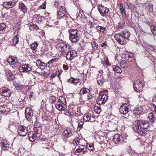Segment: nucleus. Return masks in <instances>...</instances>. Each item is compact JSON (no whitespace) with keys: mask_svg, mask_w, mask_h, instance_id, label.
<instances>
[{"mask_svg":"<svg viewBox=\"0 0 156 156\" xmlns=\"http://www.w3.org/2000/svg\"><path fill=\"white\" fill-rule=\"evenodd\" d=\"M91 117V115L90 113H87L85 114L83 118V119L86 122H87L90 119Z\"/></svg>","mask_w":156,"mask_h":156,"instance_id":"473e14b6","label":"nucleus"},{"mask_svg":"<svg viewBox=\"0 0 156 156\" xmlns=\"http://www.w3.org/2000/svg\"><path fill=\"white\" fill-rule=\"evenodd\" d=\"M153 5L152 4H149L148 5V8H149V10L150 11H152L153 10Z\"/></svg>","mask_w":156,"mask_h":156,"instance_id":"6e6d98bb","label":"nucleus"},{"mask_svg":"<svg viewBox=\"0 0 156 156\" xmlns=\"http://www.w3.org/2000/svg\"><path fill=\"white\" fill-rule=\"evenodd\" d=\"M86 147L80 144L76 150V154L77 155H79V154L81 153L84 152L86 151Z\"/></svg>","mask_w":156,"mask_h":156,"instance_id":"aec40b11","label":"nucleus"},{"mask_svg":"<svg viewBox=\"0 0 156 156\" xmlns=\"http://www.w3.org/2000/svg\"><path fill=\"white\" fill-rule=\"evenodd\" d=\"M145 51L149 53L151 52L154 50V48L152 45H146L145 46Z\"/></svg>","mask_w":156,"mask_h":156,"instance_id":"7c9ffc66","label":"nucleus"},{"mask_svg":"<svg viewBox=\"0 0 156 156\" xmlns=\"http://www.w3.org/2000/svg\"><path fill=\"white\" fill-rule=\"evenodd\" d=\"M19 41V38L17 35H16L13 39V43L14 45H16L18 43Z\"/></svg>","mask_w":156,"mask_h":156,"instance_id":"79ce46f5","label":"nucleus"},{"mask_svg":"<svg viewBox=\"0 0 156 156\" xmlns=\"http://www.w3.org/2000/svg\"><path fill=\"white\" fill-rule=\"evenodd\" d=\"M80 139L78 137L75 138L73 141V144L74 145H80Z\"/></svg>","mask_w":156,"mask_h":156,"instance_id":"4c0bfd02","label":"nucleus"},{"mask_svg":"<svg viewBox=\"0 0 156 156\" xmlns=\"http://www.w3.org/2000/svg\"><path fill=\"white\" fill-rule=\"evenodd\" d=\"M41 7L42 9H45L46 8V5L44 3L41 6Z\"/></svg>","mask_w":156,"mask_h":156,"instance_id":"338daca9","label":"nucleus"},{"mask_svg":"<svg viewBox=\"0 0 156 156\" xmlns=\"http://www.w3.org/2000/svg\"><path fill=\"white\" fill-rule=\"evenodd\" d=\"M99 12L102 16H106V15L109 11V9L102 5H99L98 6Z\"/></svg>","mask_w":156,"mask_h":156,"instance_id":"4468645a","label":"nucleus"},{"mask_svg":"<svg viewBox=\"0 0 156 156\" xmlns=\"http://www.w3.org/2000/svg\"><path fill=\"white\" fill-rule=\"evenodd\" d=\"M67 81L69 83L74 84L73 78L71 77Z\"/></svg>","mask_w":156,"mask_h":156,"instance_id":"4d7b16f0","label":"nucleus"},{"mask_svg":"<svg viewBox=\"0 0 156 156\" xmlns=\"http://www.w3.org/2000/svg\"><path fill=\"white\" fill-rule=\"evenodd\" d=\"M29 138V140L31 142H34V141L36 138L38 137V136L37 135H36L35 133H33L32 134H29L28 135Z\"/></svg>","mask_w":156,"mask_h":156,"instance_id":"bb28decb","label":"nucleus"},{"mask_svg":"<svg viewBox=\"0 0 156 156\" xmlns=\"http://www.w3.org/2000/svg\"><path fill=\"white\" fill-rule=\"evenodd\" d=\"M56 100V98L55 97L53 96H51L49 97V101L52 104H53V103H54Z\"/></svg>","mask_w":156,"mask_h":156,"instance_id":"49530a36","label":"nucleus"},{"mask_svg":"<svg viewBox=\"0 0 156 156\" xmlns=\"http://www.w3.org/2000/svg\"><path fill=\"white\" fill-rule=\"evenodd\" d=\"M57 101L61 103H63L66 105V98L64 96L59 97Z\"/></svg>","mask_w":156,"mask_h":156,"instance_id":"c9c22d12","label":"nucleus"},{"mask_svg":"<svg viewBox=\"0 0 156 156\" xmlns=\"http://www.w3.org/2000/svg\"><path fill=\"white\" fill-rule=\"evenodd\" d=\"M19 9L24 13H25L27 11V8L26 5L23 3L21 2L19 4Z\"/></svg>","mask_w":156,"mask_h":156,"instance_id":"4be33fe9","label":"nucleus"},{"mask_svg":"<svg viewBox=\"0 0 156 156\" xmlns=\"http://www.w3.org/2000/svg\"><path fill=\"white\" fill-rule=\"evenodd\" d=\"M6 29V26L4 23H2L0 24V33L2 34L4 32Z\"/></svg>","mask_w":156,"mask_h":156,"instance_id":"72a5a7b5","label":"nucleus"},{"mask_svg":"<svg viewBox=\"0 0 156 156\" xmlns=\"http://www.w3.org/2000/svg\"><path fill=\"white\" fill-rule=\"evenodd\" d=\"M64 114L65 115H66L69 116H70L71 115V113L67 111H65L64 112Z\"/></svg>","mask_w":156,"mask_h":156,"instance_id":"13d9d810","label":"nucleus"},{"mask_svg":"<svg viewBox=\"0 0 156 156\" xmlns=\"http://www.w3.org/2000/svg\"><path fill=\"white\" fill-rule=\"evenodd\" d=\"M149 122L145 120H137L134 123L133 129L135 131H138L140 129H147L149 126Z\"/></svg>","mask_w":156,"mask_h":156,"instance_id":"f257e3e1","label":"nucleus"},{"mask_svg":"<svg viewBox=\"0 0 156 156\" xmlns=\"http://www.w3.org/2000/svg\"><path fill=\"white\" fill-rule=\"evenodd\" d=\"M112 141L116 144H120L124 142L123 137L118 134H116L114 135Z\"/></svg>","mask_w":156,"mask_h":156,"instance_id":"1a4fd4ad","label":"nucleus"},{"mask_svg":"<svg viewBox=\"0 0 156 156\" xmlns=\"http://www.w3.org/2000/svg\"><path fill=\"white\" fill-rule=\"evenodd\" d=\"M18 132L20 136H25L28 133L27 128L24 126H20L18 128Z\"/></svg>","mask_w":156,"mask_h":156,"instance_id":"9b49d317","label":"nucleus"},{"mask_svg":"<svg viewBox=\"0 0 156 156\" xmlns=\"http://www.w3.org/2000/svg\"><path fill=\"white\" fill-rule=\"evenodd\" d=\"M15 87L16 89L17 90H21L22 89H23L24 87L22 85H20L18 84H16L15 86Z\"/></svg>","mask_w":156,"mask_h":156,"instance_id":"8fccbe9b","label":"nucleus"},{"mask_svg":"<svg viewBox=\"0 0 156 156\" xmlns=\"http://www.w3.org/2000/svg\"><path fill=\"white\" fill-rule=\"evenodd\" d=\"M92 47V50L95 51L97 50L98 47V45L97 43L95 42H93L91 44Z\"/></svg>","mask_w":156,"mask_h":156,"instance_id":"ea45409f","label":"nucleus"},{"mask_svg":"<svg viewBox=\"0 0 156 156\" xmlns=\"http://www.w3.org/2000/svg\"><path fill=\"white\" fill-rule=\"evenodd\" d=\"M113 70L118 73H122V70L121 68L117 66H113L112 67Z\"/></svg>","mask_w":156,"mask_h":156,"instance_id":"2f4dec72","label":"nucleus"},{"mask_svg":"<svg viewBox=\"0 0 156 156\" xmlns=\"http://www.w3.org/2000/svg\"><path fill=\"white\" fill-rule=\"evenodd\" d=\"M80 80L79 79H74L73 78L74 84L77 83L79 82Z\"/></svg>","mask_w":156,"mask_h":156,"instance_id":"e2e57ef3","label":"nucleus"},{"mask_svg":"<svg viewBox=\"0 0 156 156\" xmlns=\"http://www.w3.org/2000/svg\"><path fill=\"white\" fill-rule=\"evenodd\" d=\"M39 29V27L36 24H33L31 25L30 27V30H37Z\"/></svg>","mask_w":156,"mask_h":156,"instance_id":"09e8293b","label":"nucleus"},{"mask_svg":"<svg viewBox=\"0 0 156 156\" xmlns=\"http://www.w3.org/2000/svg\"><path fill=\"white\" fill-rule=\"evenodd\" d=\"M65 10V7L63 6H62L59 9L57 13V17L58 19L63 18L67 20L69 18L70 16L69 15L66 14Z\"/></svg>","mask_w":156,"mask_h":156,"instance_id":"423d86ee","label":"nucleus"},{"mask_svg":"<svg viewBox=\"0 0 156 156\" xmlns=\"http://www.w3.org/2000/svg\"><path fill=\"white\" fill-rule=\"evenodd\" d=\"M1 109H2V112L5 114H8L10 110V109L8 108L6 106H3Z\"/></svg>","mask_w":156,"mask_h":156,"instance_id":"c756f323","label":"nucleus"},{"mask_svg":"<svg viewBox=\"0 0 156 156\" xmlns=\"http://www.w3.org/2000/svg\"><path fill=\"white\" fill-rule=\"evenodd\" d=\"M66 59L68 60L71 61L73 59L69 52H67L66 53Z\"/></svg>","mask_w":156,"mask_h":156,"instance_id":"de8ad7c7","label":"nucleus"},{"mask_svg":"<svg viewBox=\"0 0 156 156\" xmlns=\"http://www.w3.org/2000/svg\"><path fill=\"white\" fill-rule=\"evenodd\" d=\"M12 56L9 57L7 59V62L10 64H11L12 63Z\"/></svg>","mask_w":156,"mask_h":156,"instance_id":"5fc2aeb1","label":"nucleus"},{"mask_svg":"<svg viewBox=\"0 0 156 156\" xmlns=\"http://www.w3.org/2000/svg\"><path fill=\"white\" fill-rule=\"evenodd\" d=\"M101 47H103L104 48H106V47L107 46V44L106 42H105L104 43H102L101 44Z\"/></svg>","mask_w":156,"mask_h":156,"instance_id":"052dcab7","label":"nucleus"},{"mask_svg":"<svg viewBox=\"0 0 156 156\" xmlns=\"http://www.w3.org/2000/svg\"><path fill=\"white\" fill-rule=\"evenodd\" d=\"M69 53L73 58L77 55L76 52L75 50H72L70 51Z\"/></svg>","mask_w":156,"mask_h":156,"instance_id":"a18cd8bd","label":"nucleus"},{"mask_svg":"<svg viewBox=\"0 0 156 156\" xmlns=\"http://www.w3.org/2000/svg\"><path fill=\"white\" fill-rule=\"evenodd\" d=\"M116 118H114L112 120V121L109 122L108 123L106 122L102 123V124L106 125V129H109L111 131H114L117 129L118 124V121Z\"/></svg>","mask_w":156,"mask_h":156,"instance_id":"20e7f679","label":"nucleus"},{"mask_svg":"<svg viewBox=\"0 0 156 156\" xmlns=\"http://www.w3.org/2000/svg\"><path fill=\"white\" fill-rule=\"evenodd\" d=\"M142 112V108H135L133 111V114L135 116H137L138 115L141 114Z\"/></svg>","mask_w":156,"mask_h":156,"instance_id":"a878e982","label":"nucleus"},{"mask_svg":"<svg viewBox=\"0 0 156 156\" xmlns=\"http://www.w3.org/2000/svg\"><path fill=\"white\" fill-rule=\"evenodd\" d=\"M79 94L80 96V100H81V101H85L90 100L92 97L90 90L86 88H82Z\"/></svg>","mask_w":156,"mask_h":156,"instance_id":"f03ea898","label":"nucleus"},{"mask_svg":"<svg viewBox=\"0 0 156 156\" xmlns=\"http://www.w3.org/2000/svg\"><path fill=\"white\" fill-rule=\"evenodd\" d=\"M0 94L2 96L8 97L11 96V93L8 88L3 87L0 89Z\"/></svg>","mask_w":156,"mask_h":156,"instance_id":"dca6fc26","label":"nucleus"},{"mask_svg":"<svg viewBox=\"0 0 156 156\" xmlns=\"http://www.w3.org/2000/svg\"><path fill=\"white\" fill-rule=\"evenodd\" d=\"M98 84L100 86H102L103 83L105 82V80L103 76L101 75H98L97 78Z\"/></svg>","mask_w":156,"mask_h":156,"instance_id":"5701e85b","label":"nucleus"},{"mask_svg":"<svg viewBox=\"0 0 156 156\" xmlns=\"http://www.w3.org/2000/svg\"><path fill=\"white\" fill-rule=\"evenodd\" d=\"M17 1L15 0H12L10 1L4 2L3 4V6L6 9H10L16 5Z\"/></svg>","mask_w":156,"mask_h":156,"instance_id":"f8f14e48","label":"nucleus"},{"mask_svg":"<svg viewBox=\"0 0 156 156\" xmlns=\"http://www.w3.org/2000/svg\"><path fill=\"white\" fill-rule=\"evenodd\" d=\"M57 75L56 73H53L50 76V78L51 79H53L54 78H55Z\"/></svg>","mask_w":156,"mask_h":156,"instance_id":"69168bd1","label":"nucleus"},{"mask_svg":"<svg viewBox=\"0 0 156 156\" xmlns=\"http://www.w3.org/2000/svg\"><path fill=\"white\" fill-rule=\"evenodd\" d=\"M119 5L121 13V14H123L124 13L126 15V12L125 11V7H124L122 4L121 3L119 4Z\"/></svg>","mask_w":156,"mask_h":156,"instance_id":"f704fd0d","label":"nucleus"},{"mask_svg":"<svg viewBox=\"0 0 156 156\" xmlns=\"http://www.w3.org/2000/svg\"><path fill=\"white\" fill-rule=\"evenodd\" d=\"M35 126L34 128H38L39 127H41L40 124L37 121H36L34 124Z\"/></svg>","mask_w":156,"mask_h":156,"instance_id":"864d4df0","label":"nucleus"},{"mask_svg":"<svg viewBox=\"0 0 156 156\" xmlns=\"http://www.w3.org/2000/svg\"><path fill=\"white\" fill-rule=\"evenodd\" d=\"M48 141H45V143H42L41 144V146L43 148H46L47 149L49 150L50 149V148L47 147L48 146Z\"/></svg>","mask_w":156,"mask_h":156,"instance_id":"a19ab883","label":"nucleus"},{"mask_svg":"<svg viewBox=\"0 0 156 156\" xmlns=\"http://www.w3.org/2000/svg\"><path fill=\"white\" fill-rule=\"evenodd\" d=\"M96 30L99 31L100 32L103 34L105 33L106 27H103L98 26L96 27Z\"/></svg>","mask_w":156,"mask_h":156,"instance_id":"c85d7f7f","label":"nucleus"},{"mask_svg":"<svg viewBox=\"0 0 156 156\" xmlns=\"http://www.w3.org/2000/svg\"><path fill=\"white\" fill-rule=\"evenodd\" d=\"M83 124V122L81 121L79 122L78 125V127L80 128H82Z\"/></svg>","mask_w":156,"mask_h":156,"instance_id":"680f3d73","label":"nucleus"},{"mask_svg":"<svg viewBox=\"0 0 156 156\" xmlns=\"http://www.w3.org/2000/svg\"><path fill=\"white\" fill-rule=\"evenodd\" d=\"M152 101L154 102H156V95L153 97Z\"/></svg>","mask_w":156,"mask_h":156,"instance_id":"774afa93","label":"nucleus"},{"mask_svg":"<svg viewBox=\"0 0 156 156\" xmlns=\"http://www.w3.org/2000/svg\"><path fill=\"white\" fill-rule=\"evenodd\" d=\"M128 34H123L122 35L120 34H116L115 37L116 41L121 44H123L126 39H128L129 38Z\"/></svg>","mask_w":156,"mask_h":156,"instance_id":"0eeeda50","label":"nucleus"},{"mask_svg":"<svg viewBox=\"0 0 156 156\" xmlns=\"http://www.w3.org/2000/svg\"><path fill=\"white\" fill-rule=\"evenodd\" d=\"M57 46L58 49L62 50V52L66 53L69 49L68 44L66 42H61L57 44Z\"/></svg>","mask_w":156,"mask_h":156,"instance_id":"9d476101","label":"nucleus"},{"mask_svg":"<svg viewBox=\"0 0 156 156\" xmlns=\"http://www.w3.org/2000/svg\"><path fill=\"white\" fill-rule=\"evenodd\" d=\"M69 38L70 41L73 43H76L79 41L80 37V33L76 29H71L68 31Z\"/></svg>","mask_w":156,"mask_h":156,"instance_id":"7ed1b4c3","label":"nucleus"},{"mask_svg":"<svg viewBox=\"0 0 156 156\" xmlns=\"http://www.w3.org/2000/svg\"><path fill=\"white\" fill-rule=\"evenodd\" d=\"M151 30L152 33L156 35V26L152 25L151 27Z\"/></svg>","mask_w":156,"mask_h":156,"instance_id":"c03bdc74","label":"nucleus"},{"mask_svg":"<svg viewBox=\"0 0 156 156\" xmlns=\"http://www.w3.org/2000/svg\"><path fill=\"white\" fill-rule=\"evenodd\" d=\"M143 87L144 84L142 80H137L135 81L133 87L136 92L140 93L142 91Z\"/></svg>","mask_w":156,"mask_h":156,"instance_id":"6e6552de","label":"nucleus"},{"mask_svg":"<svg viewBox=\"0 0 156 156\" xmlns=\"http://www.w3.org/2000/svg\"><path fill=\"white\" fill-rule=\"evenodd\" d=\"M56 58H54L52 59L51 60H50L46 64V66H47L49 67L50 65L52 64L53 62L55 61V60H56Z\"/></svg>","mask_w":156,"mask_h":156,"instance_id":"3c124183","label":"nucleus"},{"mask_svg":"<svg viewBox=\"0 0 156 156\" xmlns=\"http://www.w3.org/2000/svg\"><path fill=\"white\" fill-rule=\"evenodd\" d=\"M38 44L36 42H35L34 43L31 44V49L34 51H36L38 46Z\"/></svg>","mask_w":156,"mask_h":156,"instance_id":"e433bc0d","label":"nucleus"},{"mask_svg":"<svg viewBox=\"0 0 156 156\" xmlns=\"http://www.w3.org/2000/svg\"><path fill=\"white\" fill-rule=\"evenodd\" d=\"M18 62V61L15 59L13 57H12V63L11 64L14 65L15 63H16Z\"/></svg>","mask_w":156,"mask_h":156,"instance_id":"bf43d9fd","label":"nucleus"},{"mask_svg":"<svg viewBox=\"0 0 156 156\" xmlns=\"http://www.w3.org/2000/svg\"><path fill=\"white\" fill-rule=\"evenodd\" d=\"M32 69L31 66L28 64L21 65L19 67V70L20 72H27L31 71Z\"/></svg>","mask_w":156,"mask_h":156,"instance_id":"2eb2a0df","label":"nucleus"},{"mask_svg":"<svg viewBox=\"0 0 156 156\" xmlns=\"http://www.w3.org/2000/svg\"><path fill=\"white\" fill-rule=\"evenodd\" d=\"M63 67L65 70H67L68 69V66L66 65H63Z\"/></svg>","mask_w":156,"mask_h":156,"instance_id":"0e129e2a","label":"nucleus"},{"mask_svg":"<svg viewBox=\"0 0 156 156\" xmlns=\"http://www.w3.org/2000/svg\"><path fill=\"white\" fill-rule=\"evenodd\" d=\"M108 98L106 94L101 93L99 94V97L97 101V103L99 105L103 104L106 102Z\"/></svg>","mask_w":156,"mask_h":156,"instance_id":"ddd939ff","label":"nucleus"},{"mask_svg":"<svg viewBox=\"0 0 156 156\" xmlns=\"http://www.w3.org/2000/svg\"><path fill=\"white\" fill-rule=\"evenodd\" d=\"M1 145L2 146V148L4 150H7L9 148V144L8 140L5 139L2 140Z\"/></svg>","mask_w":156,"mask_h":156,"instance_id":"6ab92c4d","label":"nucleus"},{"mask_svg":"<svg viewBox=\"0 0 156 156\" xmlns=\"http://www.w3.org/2000/svg\"><path fill=\"white\" fill-rule=\"evenodd\" d=\"M25 114L27 119L29 121H30L33 116V112L32 110L30 108H27L25 110Z\"/></svg>","mask_w":156,"mask_h":156,"instance_id":"f3484780","label":"nucleus"},{"mask_svg":"<svg viewBox=\"0 0 156 156\" xmlns=\"http://www.w3.org/2000/svg\"><path fill=\"white\" fill-rule=\"evenodd\" d=\"M55 105L57 109L59 111H64L66 108V106L63 103H61L58 101L55 102Z\"/></svg>","mask_w":156,"mask_h":156,"instance_id":"a211bd4d","label":"nucleus"},{"mask_svg":"<svg viewBox=\"0 0 156 156\" xmlns=\"http://www.w3.org/2000/svg\"><path fill=\"white\" fill-rule=\"evenodd\" d=\"M130 153L131 154V155L132 156H138V154L136 153L134 151H130Z\"/></svg>","mask_w":156,"mask_h":156,"instance_id":"603ef678","label":"nucleus"},{"mask_svg":"<svg viewBox=\"0 0 156 156\" xmlns=\"http://www.w3.org/2000/svg\"><path fill=\"white\" fill-rule=\"evenodd\" d=\"M138 131H135L139 135L145 137L147 134V131L145 129H140L138 130Z\"/></svg>","mask_w":156,"mask_h":156,"instance_id":"393cba45","label":"nucleus"},{"mask_svg":"<svg viewBox=\"0 0 156 156\" xmlns=\"http://www.w3.org/2000/svg\"><path fill=\"white\" fill-rule=\"evenodd\" d=\"M87 147L90 151H92L94 149V147L93 144H87Z\"/></svg>","mask_w":156,"mask_h":156,"instance_id":"37998d69","label":"nucleus"},{"mask_svg":"<svg viewBox=\"0 0 156 156\" xmlns=\"http://www.w3.org/2000/svg\"><path fill=\"white\" fill-rule=\"evenodd\" d=\"M34 130L35 133L38 136V138H39L42 135V129L41 127L34 128Z\"/></svg>","mask_w":156,"mask_h":156,"instance_id":"b1692460","label":"nucleus"},{"mask_svg":"<svg viewBox=\"0 0 156 156\" xmlns=\"http://www.w3.org/2000/svg\"><path fill=\"white\" fill-rule=\"evenodd\" d=\"M119 110L121 114L128 116L129 113L131 112V107L129 104L123 103L120 108Z\"/></svg>","mask_w":156,"mask_h":156,"instance_id":"39448f33","label":"nucleus"},{"mask_svg":"<svg viewBox=\"0 0 156 156\" xmlns=\"http://www.w3.org/2000/svg\"><path fill=\"white\" fill-rule=\"evenodd\" d=\"M63 136L66 137H69L73 135V133L69 129H68L64 130L62 133Z\"/></svg>","mask_w":156,"mask_h":156,"instance_id":"412c9836","label":"nucleus"},{"mask_svg":"<svg viewBox=\"0 0 156 156\" xmlns=\"http://www.w3.org/2000/svg\"><path fill=\"white\" fill-rule=\"evenodd\" d=\"M148 118L150 122L152 123H153L156 120L155 117H154V115L152 112H150L149 114Z\"/></svg>","mask_w":156,"mask_h":156,"instance_id":"cd10ccee","label":"nucleus"},{"mask_svg":"<svg viewBox=\"0 0 156 156\" xmlns=\"http://www.w3.org/2000/svg\"><path fill=\"white\" fill-rule=\"evenodd\" d=\"M94 111L96 113L98 114L101 112V108L100 106H95L94 108Z\"/></svg>","mask_w":156,"mask_h":156,"instance_id":"58836bf2","label":"nucleus"}]
</instances>
